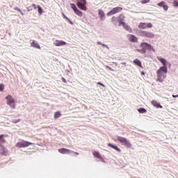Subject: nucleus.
<instances>
[{
  "label": "nucleus",
  "instance_id": "25",
  "mask_svg": "<svg viewBox=\"0 0 178 178\" xmlns=\"http://www.w3.org/2000/svg\"><path fill=\"white\" fill-rule=\"evenodd\" d=\"M75 15H77V16H79V17H81L83 16V12H81L80 10H78V8L74 11Z\"/></svg>",
  "mask_w": 178,
  "mask_h": 178
},
{
  "label": "nucleus",
  "instance_id": "2",
  "mask_svg": "<svg viewBox=\"0 0 178 178\" xmlns=\"http://www.w3.org/2000/svg\"><path fill=\"white\" fill-rule=\"evenodd\" d=\"M140 47L142 49H137L138 52H140V54H145V52H147V50L153 51V52H155V49H154V47L151 44L147 42L141 43Z\"/></svg>",
  "mask_w": 178,
  "mask_h": 178
},
{
  "label": "nucleus",
  "instance_id": "14",
  "mask_svg": "<svg viewBox=\"0 0 178 178\" xmlns=\"http://www.w3.org/2000/svg\"><path fill=\"white\" fill-rule=\"evenodd\" d=\"M124 15H123V14L120 15V16L118 17V23H119V26H122V24H124Z\"/></svg>",
  "mask_w": 178,
  "mask_h": 178
},
{
  "label": "nucleus",
  "instance_id": "11",
  "mask_svg": "<svg viewBox=\"0 0 178 178\" xmlns=\"http://www.w3.org/2000/svg\"><path fill=\"white\" fill-rule=\"evenodd\" d=\"M157 59L163 64V67H166V66H168V61L166 60V59L161 56H157Z\"/></svg>",
  "mask_w": 178,
  "mask_h": 178
},
{
  "label": "nucleus",
  "instance_id": "5",
  "mask_svg": "<svg viewBox=\"0 0 178 178\" xmlns=\"http://www.w3.org/2000/svg\"><path fill=\"white\" fill-rule=\"evenodd\" d=\"M6 99H7V104L10 106V108H13V109H15L16 108V104L15 102V99H13V97L10 95H8L6 97Z\"/></svg>",
  "mask_w": 178,
  "mask_h": 178
},
{
  "label": "nucleus",
  "instance_id": "41",
  "mask_svg": "<svg viewBox=\"0 0 178 178\" xmlns=\"http://www.w3.org/2000/svg\"><path fill=\"white\" fill-rule=\"evenodd\" d=\"M98 45H102V43L101 42H97Z\"/></svg>",
  "mask_w": 178,
  "mask_h": 178
},
{
  "label": "nucleus",
  "instance_id": "40",
  "mask_svg": "<svg viewBox=\"0 0 178 178\" xmlns=\"http://www.w3.org/2000/svg\"><path fill=\"white\" fill-rule=\"evenodd\" d=\"M71 152H73L74 154H75V155H79V153H77V152H76L72 151Z\"/></svg>",
  "mask_w": 178,
  "mask_h": 178
},
{
  "label": "nucleus",
  "instance_id": "24",
  "mask_svg": "<svg viewBox=\"0 0 178 178\" xmlns=\"http://www.w3.org/2000/svg\"><path fill=\"white\" fill-rule=\"evenodd\" d=\"M108 147H111V148H113V149H115V151H118V152H120V149H119V147H118V146H115L113 145H112L111 143H108Z\"/></svg>",
  "mask_w": 178,
  "mask_h": 178
},
{
  "label": "nucleus",
  "instance_id": "15",
  "mask_svg": "<svg viewBox=\"0 0 178 178\" xmlns=\"http://www.w3.org/2000/svg\"><path fill=\"white\" fill-rule=\"evenodd\" d=\"M93 156H95V158H97L98 159H100L102 162H104V158H102V156L99 154V152L95 151L93 152Z\"/></svg>",
  "mask_w": 178,
  "mask_h": 178
},
{
  "label": "nucleus",
  "instance_id": "31",
  "mask_svg": "<svg viewBox=\"0 0 178 178\" xmlns=\"http://www.w3.org/2000/svg\"><path fill=\"white\" fill-rule=\"evenodd\" d=\"M38 13L40 14L42 13V8H41L40 6H38Z\"/></svg>",
  "mask_w": 178,
  "mask_h": 178
},
{
  "label": "nucleus",
  "instance_id": "20",
  "mask_svg": "<svg viewBox=\"0 0 178 178\" xmlns=\"http://www.w3.org/2000/svg\"><path fill=\"white\" fill-rule=\"evenodd\" d=\"M98 13L101 20H105V13L102 10H99Z\"/></svg>",
  "mask_w": 178,
  "mask_h": 178
},
{
  "label": "nucleus",
  "instance_id": "19",
  "mask_svg": "<svg viewBox=\"0 0 178 178\" xmlns=\"http://www.w3.org/2000/svg\"><path fill=\"white\" fill-rule=\"evenodd\" d=\"M31 47L33 48H37L38 49H41V47L38 44V42H35V40H33V42L31 43Z\"/></svg>",
  "mask_w": 178,
  "mask_h": 178
},
{
  "label": "nucleus",
  "instance_id": "38",
  "mask_svg": "<svg viewBox=\"0 0 178 178\" xmlns=\"http://www.w3.org/2000/svg\"><path fill=\"white\" fill-rule=\"evenodd\" d=\"M20 15H22V16H23L24 15V13H23V11H22V10L19 11Z\"/></svg>",
  "mask_w": 178,
  "mask_h": 178
},
{
  "label": "nucleus",
  "instance_id": "21",
  "mask_svg": "<svg viewBox=\"0 0 178 178\" xmlns=\"http://www.w3.org/2000/svg\"><path fill=\"white\" fill-rule=\"evenodd\" d=\"M152 105H154L156 108H163L162 105H161L159 103H158L155 100L152 101Z\"/></svg>",
  "mask_w": 178,
  "mask_h": 178
},
{
  "label": "nucleus",
  "instance_id": "30",
  "mask_svg": "<svg viewBox=\"0 0 178 178\" xmlns=\"http://www.w3.org/2000/svg\"><path fill=\"white\" fill-rule=\"evenodd\" d=\"M3 90H5V86L3 85V83H1L0 84V91H3Z\"/></svg>",
  "mask_w": 178,
  "mask_h": 178
},
{
  "label": "nucleus",
  "instance_id": "32",
  "mask_svg": "<svg viewBox=\"0 0 178 178\" xmlns=\"http://www.w3.org/2000/svg\"><path fill=\"white\" fill-rule=\"evenodd\" d=\"M148 2H149V0H141V3L143 4L148 3Z\"/></svg>",
  "mask_w": 178,
  "mask_h": 178
},
{
  "label": "nucleus",
  "instance_id": "22",
  "mask_svg": "<svg viewBox=\"0 0 178 178\" xmlns=\"http://www.w3.org/2000/svg\"><path fill=\"white\" fill-rule=\"evenodd\" d=\"M133 63H134V65H136V66H139V67H143V65H141V61L138 58L134 60Z\"/></svg>",
  "mask_w": 178,
  "mask_h": 178
},
{
  "label": "nucleus",
  "instance_id": "33",
  "mask_svg": "<svg viewBox=\"0 0 178 178\" xmlns=\"http://www.w3.org/2000/svg\"><path fill=\"white\" fill-rule=\"evenodd\" d=\"M173 6L178 7V2H177V1H173Z\"/></svg>",
  "mask_w": 178,
  "mask_h": 178
},
{
  "label": "nucleus",
  "instance_id": "42",
  "mask_svg": "<svg viewBox=\"0 0 178 178\" xmlns=\"http://www.w3.org/2000/svg\"><path fill=\"white\" fill-rule=\"evenodd\" d=\"M63 81H64V83H66V79H65L64 78H63Z\"/></svg>",
  "mask_w": 178,
  "mask_h": 178
},
{
  "label": "nucleus",
  "instance_id": "3",
  "mask_svg": "<svg viewBox=\"0 0 178 178\" xmlns=\"http://www.w3.org/2000/svg\"><path fill=\"white\" fill-rule=\"evenodd\" d=\"M117 140L121 143V144H124V145H126L127 148H131V143L127 138L122 136H118Z\"/></svg>",
  "mask_w": 178,
  "mask_h": 178
},
{
  "label": "nucleus",
  "instance_id": "29",
  "mask_svg": "<svg viewBox=\"0 0 178 178\" xmlns=\"http://www.w3.org/2000/svg\"><path fill=\"white\" fill-rule=\"evenodd\" d=\"M71 8H72V9H73L74 12H75L76 10L77 9V7L76 6V5L74 3H71Z\"/></svg>",
  "mask_w": 178,
  "mask_h": 178
},
{
  "label": "nucleus",
  "instance_id": "18",
  "mask_svg": "<svg viewBox=\"0 0 178 178\" xmlns=\"http://www.w3.org/2000/svg\"><path fill=\"white\" fill-rule=\"evenodd\" d=\"M3 137H8V135H0V145H2V144H5V143H6V140H5Z\"/></svg>",
  "mask_w": 178,
  "mask_h": 178
},
{
  "label": "nucleus",
  "instance_id": "1",
  "mask_svg": "<svg viewBox=\"0 0 178 178\" xmlns=\"http://www.w3.org/2000/svg\"><path fill=\"white\" fill-rule=\"evenodd\" d=\"M157 79L156 81L163 83V80L166 79V73H168L167 67H161L157 71Z\"/></svg>",
  "mask_w": 178,
  "mask_h": 178
},
{
  "label": "nucleus",
  "instance_id": "36",
  "mask_svg": "<svg viewBox=\"0 0 178 178\" xmlns=\"http://www.w3.org/2000/svg\"><path fill=\"white\" fill-rule=\"evenodd\" d=\"M97 84H99V86H102V87H105V85H104L101 82H98Z\"/></svg>",
  "mask_w": 178,
  "mask_h": 178
},
{
  "label": "nucleus",
  "instance_id": "35",
  "mask_svg": "<svg viewBox=\"0 0 178 178\" xmlns=\"http://www.w3.org/2000/svg\"><path fill=\"white\" fill-rule=\"evenodd\" d=\"M102 47H105L106 48H107V49H109V47H108V45H106L105 44H102Z\"/></svg>",
  "mask_w": 178,
  "mask_h": 178
},
{
  "label": "nucleus",
  "instance_id": "6",
  "mask_svg": "<svg viewBox=\"0 0 178 178\" xmlns=\"http://www.w3.org/2000/svg\"><path fill=\"white\" fill-rule=\"evenodd\" d=\"M30 145H34V143L22 140L17 143L16 147H18V148H26V147H30Z\"/></svg>",
  "mask_w": 178,
  "mask_h": 178
},
{
  "label": "nucleus",
  "instance_id": "9",
  "mask_svg": "<svg viewBox=\"0 0 178 178\" xmlns=\"http://www.w3.org/2000/svg\"><path fill=\"white\" fill-rule=\"evenodd\" d=\"M141 34H142L143 37H147V38H154V37L155 36V35H154V33H152L151 32H148L147 31H143L141 32Z\"/></svg>",
  "mask_w": 178,
  "mask_h": 178
},
{
  "label": "nucleus",
  "instance_id": "26",
  "mask_svg": "<svg viewBox=\"0 0 178 178\" xmlns=\"http://www.w3.org/2000/svg\"><path fill=\"white\" fill-rule=\"evenodd\" d=\"M60 116H62V113H60V111H56L54 113V119H58Z\"/></svg>",
  "mask_w": 178,
  "mask_h": 178
},
{
  "label": "nucleus",
  "instance_id": "10",
  "mask_svg": "<svg viewBox=\"0 0 178 178\" xmlns=\"http://www.w3.org/2000/svg\"><path fill=\"white\" fill-rule=\"evenodd\" d=\"M67 43L63 40H56L54 42L56 47H63V45H67Z\"/></svg>",
  "mask_w": 178,
  "mask_h": 178
},
{
  "label": "nucleus",
  "instance_id": "27",
  "mask_svg": "<svg viewBox=\"0 0 178 178\" xmlns=\"http://www.w3.org/2000/svg\"><path fill=\"white\" fill-rule=\"evenodd\" d=\"M138 111L139 112V113H145L147 112V110L145 108H140L138 109Z\"/></svg>",
  "mask_w": 178,
  "mask_h": 178
},
{
  "label": "nucleus",
  "instance_id": "34",
  "mask_svg": "<svg viewBox=\"0 0 178 178\" xmlns=\"http://www.w3.org/2000/svg\"><path fill=\"white\" fill-rule=\"evenodd\" d=\"M15 10H17V12H20L22 10H20L19 8L15 7Z\"/></svg>",
  "mask_w": 178,
  "mask_h": 178
},
{
  "label": "nucleus",
  "instance_id": "37",
  "mask_svg": "<svg viewBox=\"0 0 178 178\" xmlns=\"http://www.w3.org/2000/svg\"><path fill=\"white\" fill-rule=\"evenodd\" d=\"M32 6L34 8V9H37V6H35V4H33Z\"/></svg>",
  "mask_w": 178,
  "mask_h": 178
},
{
  "label": "nucleus",
  "instance_id": "16",
  "mask_svg": "<svg viewBox=\"0 0 178 178\" xmlns=\"http://www.w3.org/2000/svg\"><path fill=\"white\" fill-rule=\"evenodd\" d=\"M128 39L129 41H131V42H137L138 41L137 37H136L134 35H129Z\"/></svg>",
  "mask_w": 178,
  "mask_h": 178
},
{
  "label": "nucleus",
  "instance_id": "8",
  "mask_svg": "<svg viewBox=\"0 0 178 178\" xmlns=\"http://www.w3.org/2000/svg\"><path fill=\"white\" fill-rule=\"evenodd\" d=\"M122 10H123V8L115 7L107 13V16H112V15H116V13H119L120 12H122Z\"/></svg>",
  "mask_w": 178,
  "mask_h": 178
},
{
  "label": "nucleus",
  "instance_id": "4",
  "mask_svg": "<svg viewBox=\"0 0 178 178\" xmlns=\"http://www.w3.org/2000/svg\"><path fill=\"white\" fill-rule=\"evenodd\" d=\"M86 5H87V0H77L76 6L81 10H87V6Z\"/></svg>",
  "mask_w": 178,
  "mask_h": 178
},
{
  "label": "nucleus",
  "instance_id": "28",
  "mask_svg": "<svg viewBox=\"0 0 178 178\" xmlns=\"http://www.w3.org/2000/svg\"><path fill=\"white\" fill-rule=\"evenodd\" d=\"M63 17L64 19H66V20H67L71 24H73V22H71L70 19L67 17H66V16L65 15V13H63Z\"/></svg>",
  "mask_w": 178,
  "mask_h": 178
},
{
  "label": "nucleus",
  "instance_id": "39",
  "mask_svg": "<svg viewBox=\"0 0 178 178\" xmlns=\"http://www.w3.org/2000/svg\"><path fill=\"white\" fill-rule=\"evenodd\" d=\"M108 67V69H109V70H111V72H113V70L112 69V67Z\"/></svg>",
  "mask_w": 178,
  "mask_h": 178
},
{
  "label": "nucleus",
  "instance_id": "13",
  "mask_svg": "<svg viewBox=\"0 0 178 178\" xmlns=\"http://www.w3.org/2000/svg\"><path fill=\"white\" fill-rule=\"evenodd\" d=\"M1 149H0V154L1 155H3L4 156H6V155H8V150H6V149L5 148V146L1 145Z\"/></svg>",
  "mask_w": 178,
  "mask_h": 178
},
{
  "label": "nucleus",
  "instance_id": "7",
  "mask_svg": "<svg viewBox=\"0 0 178 178\" xmlns=\"http://www.w3.org/2000/svg\"><path fill=\"white\" fill-rule=\"evenodd\" d=\"M151 28H152V24L151 22H140L138 25V29H141L142 30Z\"/></svg>",
  "mask_w": 178,
  "mask_h": 178
},
{
  "label": "nucleus",
  "instance_id": "43",
  "mask_svg": "<svg viewBox=\"0 0 178 178\" xmlns=\"http://www.w3.org/2000/svg\"><path fill=\"white\" fill-rule=\"evenodd\" d=\"M122 65H126V63H122Z\"/></svg>",
  "mask_w": 178,
  "mask_h": 178
},
{
  "label": "nucleus",
  "instance_id": "23",
  "mask_svg": "<svg viewBox=\"0 0 178 178\" xmlns=\"http://www.w3.org/2000/svg\"><path fill=\"white\" fill-rule=\"evenodd\" d=\"M111 22L113 24H115V26H118V23H119L118 18L116 17H113L111 19Z\"/></svg>",
  "mask_w": 178,
  "mask_h": 178
},
{
  "label": "nucleus",
  "instance_id": "17",
  "mask_svg": "<svg viewBox=\"0 0 178 178\" xmlns=\"http://www.w3.org/2000/svg\"><path fill=\"white\" fill-rule=\"evenodd\" d=\"M58 152H60V154H70V152H72V150L69 149L61 148L58 149Z\"/></svg>",
  "mask_w": 178,
  "mask_h": 178
},
{
  "label": "nucleus",
  "instance_id": "12",
  "mask_svg": "<svg viewBox=\"0 0 178 178\" xmlns=\"http://www.w3.org/2000/svg\"><path fill=\"white\" fill-rule=\"evenodd\" d=\"M157 5L160 8H163V10H168V9H169V6L166 5V3L165 1H161L160 3H157Z\"/></svg>",
  "mask_w": 178,
  "mask_h": 178
}]
</instances>
